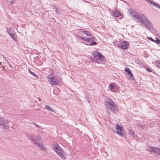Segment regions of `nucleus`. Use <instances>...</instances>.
I'll list each match as a JSON object with an SVG mask.
<instances>
[{"label":"nucleus","instance_id":"1","mask_svg":"<svg viewBox=\"0 0 160 160\" xmlns=\"http://www.w3.org/2000/svg\"><path fill=\"white\" fill-rule=\"evenodd\" d=\"M132 17L135 18L136 20L144 24V26L148 29L152 28V25L149 20L148 19L146 16L144 14L139 15L137 13H134L132 14Z\"/></svg>","mask_w":160,"mask_h":160},{"label":"nucleus","instance_id":"2","mask_svg":"<svg viewBox=\"0 0 160 160\" xmlns=\"http://www.w3.org/2000/svg\"><path fill=\"white\" fill-rule=\"evenodd\" d=\"M105 105L107 111V114L109 116H111V111L115 113L118 111L117 105L115 102L111 99L107 100Z\"/></svg>","mask_w":160,"mask_h":160},{"label":"nucleus","instance_id":"3","mask_svg":"<svg viewBox=\"0 0 160 160\" xmlns=\"http://www.w3.org/2000/svg\"><path fill=\"white\" fill-rule=\"evenodd\" d=\"M26 136L27 138L31 140V141L32 143H34L36 145L38 146L40 149L45 150L46 148L43 144L37 142L34 139V137L33 135L27 134L26 135Z\"/></svg>","mask_w":160,"mask_h":160},{"label":"nucleus","instance_id":"4","mask_svg":"<svg viewBox=\"0 0 160 160\" xmlns=\"http://www.w3.org/2000/svg\"><path fill=\"white\" fill-rule=\"evenodd\" d=\"M48 81L49 83L52 85H58V81L56 77L54 75H50L47 76Z\"/></svg>","mask_w":160,"mask_h":160},{"label":"nucleus","instance_id":"5","mask_svg":"<svg viewBox=\"0 0 160 160\" xmlns=\"http://www.w3.org/2000/svg\"><path fill=\"white\" fill-rule=\"evenodd\" d=\"M98 62L103 63L104 62V57L100 52H97L95 55L94 56L95 59Z\"/></svg>","mask_w":160,"mask_h":160},{"label":"nucleus","instance_id":"6","mask_svg":"<svg viewBox=\"0 0 160 160\" xmlns=\"http://www.w3.org/2000/svg\"><path fill=\"white\" fill-rule=\"evenodd\" d=\"M8 122L7 119L3 118H0V125L4 129H7L8 128Z\"/></svg>","mask_w":160,"mask_h":160},{"label":"nucleus","instance_id":"7","mask_svg":"<svg viewBox=\"0 0 160 160\" xmlns=\"http://www.w3.org/2000/svg\"><path fill=\"white\" fill-rule=\"evenodd\" d=\"M116 129L117 130L116 131L117 134L121 136H123L124 135L123 130L124 129L123 128L120 127L118 124L116 125Z\"/></svg>","mask_w":160,"mask_h":160},{"label":"nucleus","instance_id":"8","mask_svg":"<svg viewBox=\"0 0 160 160\" xmlns=\"http://www.w3.org/2000/svg\"><path fill=\"white\" fill-rule=\"evenodd\" d=\"M118 46L121 48L122 49H124L128 48V45L127 42L125 41H122L118 44Z\"/></svg>","mask_w":160,"mask_h":160},{"label":"nucleus","instance_id":"9","mask_svg":"<svg viewBox=\"0 0 160 160\" xmlns=\"http://www.w3.org/2000/svg\"><path fill=\"white\" fill-rule=\"evenodd\" d=\"M7 32L10 37L14 40H16L15 36V32L13 30L12 28H10L9 29H7Z\"/></svg>","mask_w":160,"mask_h":160},{"label":"nucleus","instance_id":"10","mask_svg":"<svg viewBox=\"0 0 160 160\" xmlns=\"http://www.w3.org/2000/svg\"><path fill=\"white\" fill-rule=\"evenodd\" d=\"M58 156L62 159H65L66 154L64 151H55Z\"/></svg>","mask_w":160,"mask_h":160},{"label":"nucleus","instance_id":"11","mask_svg":"<svg viewBox=\"0 0 160 160\" xmlns=\"http://www.w3.org/2000/svg\"><path fill=\"white\" fill-rule=\"evenodd\" d=\"M52 148L54 150H62L59 145L56 143H53Z\"/></svg>","mask_w":160,"mask_h":160},{"label":"nucleus","instance_id":"12","mask_svg":"<svg viewBox=\"0 0 160 160\" xmlns=\"http://www.w3.org/2000/svg\"><path fill=\"white\" fill-rule=\"evenodd\" d=\"M82 29H80V32H82L84 34L87 35L88 36H91V34L90 32H89L88 31H82Z\"/></svg>","mask_w":160,"mask_h":160},{"label":"nucleus","instance_id":"13","mask_svg":"<svg viewBox=\"0 0 160 160\" xmlns=\"http://www.w3.org/2000/svg\"><path fill=\"white\" fill-rule=\"evenodd\" d=\"M109 87L110 90L112 92H113L114 90L116 88V87L115 85L112 84H109Z\"/></svg>","mask_w":160,"mask_h":160},{"label":"nucleus","instance_id":"14","mask_svg":"<svg viewBox=\"0 0 160 160\" xmlns=\"http://www.w3.org/2000/svg\"><path fill=\"white\" fill-rule=\"evenodd\" d=\"M125 72H126V73H127L129 75L130 74H131V73H132V72L130 70L129 68H126L125 70Z\"/></svg>","mask_w":160,"mask_h":160},{"label":"nucleus","instance_id":"15","mask_svg":"<svg viewBox=\"0 0 160 160\" xmlns=\"http://www.w3.org/2000/svg\"><path fill=\"white\" fill-rule=\"evenodd\" d=\"M113 15L115 17H117L120 16L121 14L120 12L115 11L113 12Z\"/></svg>","mask_w":160,"mask_h":160},{"label":"nucleus","instance_id":"16","mask_svg":"<svg viewBox=\"0 0 160 160\" xmlns=\"http://www.w3.org/2000/svg\"><path fill=\"white\" fill-rule=\"evenodd\" d=\"M45 108L47 110L52 112H54V111L53 110V109L51 108L49 106L46 105H45Z\"/></svg>","mask_w":160,"mask_h":160},{"label":"nucleus","instance_id":"17","mask_svg":"<svg viewBox=\"0 0 160 160\" xmlns=\"http://www.w3.org/2000/svg\"><path fill=\"white\" fill-rule=\"evenodd\" d=\"M56 12L58 15H60L61 14V10L58 8H56L55 9Z\"/></svg>","mask_w":160,"mask_h":160},{"label":"nucleus","instance_id":"18","mask_svg":"<svg viewBox=\"0 0 160 160\" xmlns=\"http://www.w3.org/2000/svg\"><path fill=\"white\" fill-rule=\"evenodd\" d=\"M89 38H87V39H86V40L88 42H90L91 41H93L94 39V38H93L92 35L91 34V36H89Z\"/></svg>","mask_w":160,"mask_h":160},{"label":"nucleus","instance_id":"19","mask_svg":"<svg viewBox=\"0 0 160 160\" xmlns=\"http://www.w3.org/2000/svg\"><path fill=\"white\" fill-rule=\"evenodd\" d=\"M154 65L157 67L160 68V62L157 61L155 62Z\"/></svg>","mask_w":160,"mask_h":160},{"label":"nucleus","instance_id":"20","mask_svg":"<svg viewBox=\"0 0 160 160\" xmlns=\"http://www.w3.org/2000/svg\"><path fill=\"white\" fill-rule=\"evenodd\" d=\"M152 152H154L156 154L160 156V151H151Z\"/></svg>","mask_w":160,"mask_h":160},{"label":"nucleus","instance_id":"21","mask_svg":"<svg viewBox=\"0 0 160 160\" xmlns=\"http://www.w3.org/2000/svg\"><path fill=\"white\" fill-rule=\"evenodd\" d=\"M78 38H79L80 39H81L82 40H83L85 41H87L86 40V39H87V38H86L85 37H81L80 36H78Z\"/></svg>","mask_w":160,"mask_h":160},{"label":"nucleus","instance_id":"22","mask_svg":"<svg viewBox=\"0 0 160 160\" xmlns=\"http://www.w3.org/2000/svg\"><path fill=\"white\" fill-rule=\"evenodd\" d=\"M129 75V77L128 78L129 79L132 80L134 79V78H133L134 76H133V74L132 73H131V74H130Z\"/></svg>","mask_w":160,"mask_h":160},{"label":"nucleus","instance_id":"23","mask_svg":"<svg viewBox=\"0 0 160 160\" xmlns=\"http://www.w3.org/2000/svg\"><path fill=\"white\" fill-rule=\"evenodd\" d=\"M154 42L157 43H160V39L158 38H156V40H154Z\"/></svg>","mask_w":160,"mask_h":160},{"label":"nucleus","instance_id":"24","mask_svg":"<svg viewBox=\"0 0 160 160\" xmlns=\"http://www.w3.org/2000/svg\"><path fill=\"white\" fill-rule=\"evenodd\" d=\"M97 42H91L90 44H87L88 45H97Z\"/></svg>","mask_w":160,"mask_h":160},{"label":"nucleus","instance_id":"25","mask_svg":"<svg viewBox=\"0 0 160 160\" xmlns=\"http://www.w3.org/2000/svg\"><path fill=\"white\" fill-rule=\"evenodd\" d=\"M129 135L133 136L134 134V132H132L131 130L129 131Z\"/></svg>","mask_w":160,"mask_h":160},{"label":"nucleus","instance_id":"26","mask_svg":"<svg viewBox=\"0 0 160 160\" xmlns=\"http://www.w3.org/2000/svg\"><path fill=\"white\" fill-rule=\"evenodd\" d=\"M31 75H32V76L35 77H37V76L36 75L35 73H34V72H30V73Z\"/></svg>","mask_w":160,"mask_h":160},{"label":"nucleus","instance_id":"27","mask_svg":"<svg viewBox=\"0 0 160 160\" xmlns=\"http://www.w3.org/2000/svg\"><path fill=\"white\" fill-rule=\"evenodd\" d=\"M148 38L150 40L152 41L153 42L154 41V40L152 39V38L151 37H148Z\"/></svg>","mask_w":160,"mask_h":160},{"label":"nucleus","instance_id":"28","mask_svg":"<svg viewBox=\"0 0 160 160\" xmlns=\"http://www.w3.org/2000/svg\"><path fill=\"white\" fill-rule=\"evenodd\" d=\"M155 149H158V148H156L155 147H151L150 149V150H156Z\"/></svg>","mask_w":160,"mask_h":160},{"label":"nucleus","instance_id":"29","mask_svg":"<svg viewBox=\"0 0 160 160\" xmlns=\"http://www.w3.org/2000/svg\"><path fill=\"white\" fill-rule=\"evenodd\" d=\"M150 3H152V4L154 5V6H156L157 5V4L155 2H153L152 1H151V2H150Z\"/></svg>","mask_w":160,"mask_h":160},{"label":"nucleus","instance_id":"30","mask_svg":"<svg viewBox=\"0 0 160 160\" xmlns=\"http://www.w3.org/2000/svg\"><path fill=\"white\" fill-rule=\"evenodd\" d=\"M150 3H152V4L154 5V6H156L157 5V4L155 2H153L152 1H151V2H150Z\"/></svg>","mask_w":160,"mask_h":160},{"label":"nucleus","instance_id":"31","mask_svg":"<svg viewBox=\"0 0 160 160\" xmlns=\"http://www.w3.org/2000/svg\"><path fill=\"white\" fill-rule=\"evenodd\" d=\"M146 70L149 72L151 71V70L149 68H147Z\"/></svg>","mask_w":160,"mask_h":160},{"label":"nucleus","instance_id":"32","mask_svg":"<svg viewBox=\"0 0 160 160\" xmlns=\"http://www.w3.org/2000/svg\"><path fill=\"white\" fill-rule=\"evenodd\" d=\"M14 3V1H11L9 3L10 5H12L13 4V3Z\"/></svg>","mask_w":160,"mask_h":160},{"label":"nucleus","instance_id":"33","mask_svg":"<svg viewBox=\"0 0 160 160\" xmlns=\"http://www.w3.org/2000/svg\"><path fill=\"white\" fill-rule=\"evenodd\" d=\"M139 125L141 126V127H143L144 126V125H143L142 124H139Z\"/></svg>","mask_w":160,"mask_h":160},{"label":"nucleus","instance_id":"34","mask_svg":"<svg viewBox=\"0 0 160 160\" xmlns=\"http://www.w3.org/2000/svg\"><path fill=\"white\" fill-rule=\"evenodd\" d=\"M156 7H157V8L158 9L160 8V6L158 5H157Z\"/></svg>","mask_w":160,"mask_h":160},{"label":"nucleus","instance_id":"35","mask_svg":"<svg viewBox=\"0 0 160 160\" xmlns=\"http://www.w3.org/2000/svg\"><path fill=\"white\" fill-rule=\"evenodd\" d=\"M146 1L148 2H151V0H146Z\"/></svg>","mask_w":160,"mask_h":160},{"label":"nucleus","instance_id":"36","mask_svg":"<svg viewBox=\"0 0 160 160\" xmlns=\"http://www.w3.org/2000/svg\"><path fill=\"white\" fill-rule=\"evenodd\" d=\"M28 71H29V73H30V72H31V71L29 69V68H28Z\"/></svg>","mask_w":160,"mask_h":160},{"label":"nucleus","instance_id":"37","mask_svg":"<svg viewBox=\"0 0 160 160\" xmlns=\"http://www.w3.org/2000/svg\"><path fill=\"white\" fill-rule=\"evenodd\" d=\"M2 62H0V65H1V66H2Z\"/></svg>","mask_w":160,"mask_h":160},{"label":"nucleus","instance_id":"38","mask_svg":"<svg viewBox=\"0 0 160 160\" xmlns=\"http://www.w3.org/2000/svg\"><path fill=\"white\" fill-rule=\"evenodd\" d=\"M8 64H9V66L11 67L12 68L11 65L10 63H8Z\"/></svg>","mask_w":160,"mask_h":160},{"label":"nucleus","instance_id":"39","mask_svg":"<svg viewBox=\"0 0 160 160\" xmlns=\"http://www.w3.org/2000/svg\"><path fill=\"white\" fill-rule=\"evenodd\" d=\"M36 126L37 127H38V125L37 124H36Z\"/></svg>","mask_w":160,"mask_h":160},{"label":"nucleus","instance_id":"40","mask_svg":"<svg viewBox=\"0 0 160 160\" xmlns=\"http://www.w3.org/2000/svg\"><path fill=\"white\" fill-rule=\"evenodd\" d=\"M158 150H160V149H158Z\"/></svg>","mask_w":160,"mask_h":160}]
</instances>
